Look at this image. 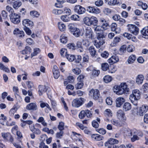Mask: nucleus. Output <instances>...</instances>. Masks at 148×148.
<instances>
[{
    "label": "nucleus",
    "mask_w": 148,
    "mask_h": 148,
    "mask_svg": "<svg viewBox=\"0 0 148 148\" xmlns=\"http://www.w3.org/2000/svg\"><path fill=\"white\" fill-rule=\"evenodd\" d=\"M111 122L114 125L116 126H121V123L115 119H112L111 120Z\"/></svg>",
    "instance_id": "nucleus-37"
},
{
    "label": "nucleus",
    "mask_w": 148,
    "mask_h": 148,
    "mask_svg": "<svg viewBox=\"0 0 148 148\" xmlns=\"http://www.w3.org/2000/svg\"><path fill=\"white\" fill-rule=\"evenodd\" d=\"M111 30L112 31H116L117 29V24L115 23H113L111 25Z\"/></svg>",
    "instance_id": "nucleus-54"
},
{
    "label": "nucleus",
    "mask_w": 148,
    "mask_h": 148,
    "mask_svg": "<svg viewBox=\"0 0 148 148\" xmlns=\"http://www.w3.org/2000/svg\"><path fill=\"white\" fill-rule=\"evenodd\" d=\"M72 33L75 37H78L80 34V31L79 29L77 28Z\"/></svg>",
    "instance_id": "nucleus-47"
},
{
    "label": "nucleus",
    "mask_w": 148,
    "mask_h": 148,
    "mask_svg": "<svg viewBox=\"0 0 148 148\" xmlns=\"http://www.w3.org/2000/svg\"><path fill=\"white\" fill-rule=\"evenodd\" d=\"M88 50L91 55L93 57L95 56L96 54V51L95 48L93 46L89 47Z\"/></svg>",
    "instance_id": "nucleus-24"
},
{
    "label": "nucleus",
    "mask_w": 148,
    "mask_h": 148,
    "mask_svg": "<svg viewBox=\"0 0 148 148\" xmlns=\"http://www.w3.org/2000/svg\"><path fill=\"white\" fill-rule=\"evenodd\" d=\"M104 115L106 117H110L112 116V114L110 109H107L105 111Z\"/></svg>",
    "instance_id": "nucleus-45"
},
{
    "label": "nucleus",
    "mask_w": 148,
    "mask_h": 148,
    "mask_svg": "<svg viewBox=\"0 0 148 148\" xmlns=\"http://www.w3.org/2000/svg\"><path fill=\"white\" fill-rule=\"evenodd\" d=\"M107 3L110 5H114L118 4L119 2L117 0H105Z\"/></svg>",
    "instance_id": "nucleus-26"
},
{
    "label": "nucleus",
    "mask_w": 148,
    "mask_h": 148,
    "mask_svg": "<svg viewBox=\"0 0 148 148\" xmlns=\"http://www.w3.org/2000/svg\"><path fill=\"white\" fill-rule=\"evenodd\" d=\"M119 58L116 55L112 56L108 60V62L110 64L115 63L118 61Z\"/></svg>",
    "instance_id": "nucleus-18"
},
{
    "label": "nucleus",
    "mask_w": 148,
    "mask_h": 148,
    "mask_svg": "<svg viewBox=\"0 0 148 148\" xmlns=\"http://www.w3.org/2000/svg\"><path fill=\"white\" fill-rule=\"evenodd\" d=\"M58 27L61 31H64L65 30L66 27L65 25L61 23H58Z\"/></svg>",
    "instance_id": "nucleus-39"
},
{
    "label": "nucleus",
    "mask_w": 148,
    "mask_h": 148,
    "mask_svg": "<svg viewBox=\"0 0 148 148\" xmlns=\"http://www.w3.org/2000/svg\"><path fill=\"white\" fill-rule=\"evenodd\" d=\"M85 11L86 10L84 8L79 5H76L74 7V12L79 14H83Z\"/></svg>",
    "instance_id": "nucleus-10"
},
{
    "label": "nucleus",
    "mask_w": 148,
    "mask_h": 148,
    "mask_svg": "<svg viewBox=\"0 0 148 148\" xmlns=\"http://www.w3.org/2000/svg\"><path fill=\"white\" fill-rule=\"evenodd\" d=\"M54 77L56 79H57L60 75V72L58 71H54L53 72Z\"/></svg>",
    "instance_id": "nucleus-55"
},
{
    "label": "nucleus",
    "mask_w": 148,
    "mask_h": 148,
    "mask_svg": "<svg viewBox=\"0 0 148 148\" xmlns=\"http://www.w3.org/2000/svg\"><path fill=\"white\" fill-rule=\"evenodd\" d=\"M82 59V57L81 56L77 55L75 56V62L77 63H79Z\"/></svg>",
    "instance_id": "nucleus-61"
},
{
    "label": "nucleus",
    "mask_w": 148,
    "mask_h": 148,
    "mask_svg": "<svg viewBox=\"0 0 148 148\" xmlns=\"http://www.w3.org/2000/svg\"><path fill=\"white\" fill-rule=\"evenodd\" d=\"M63 13L66 15H69L71 14V10L68 8H65L63 9Z\"/></svg>",
    "instance_id": "nucleus-44"
},
{
    "label": "nucleus",
    "mask_w": 148,
    "mask_h": 148,
    "mask_svg": "<svg viewBox=\"0 0 148 148\" xmlns=\"http://www.w3.org/2000/svg\"><path fill=\"white\" fill-rule=\"evenodd\" d=\"M26 109L29 110H35L37 109V106L35 103H32L27 105Z\"/></svg>",
    "instance_id": "nucleus-17"
},
{
    "label": "nucleus",
    "mask_w": 148,
    "mask_h": 148,
    "mask_svg": "<svg viewBox=\"0 0 148 148\" xmlns=\"http://www.w3.org/2000/svg\"><path fill=\"white\" fill-rule=\"evenodd\" d=\"M131 108V105L128 102L125 103L123 107V110L126 111L130 110Z\"/></svg>",
    "instance_id": "nucleus-25"
},
{
    "label": "nucleus",
    "mask_w": 148,
    "mask_h": 148,
    "mask_svg": "<svg viewBox=\"0 0 148 148\" xmlns=\"http://www.w3.org/2000/svg\"><path fill=\"white\" fill-rule=\"evenodd\" d=\"M141 33L143 35L147 36V38H148V27L144 28L141 31Z\"/></svg>",
    "instance_id": "nucleus-30"
},
{
    "label": "nucleus",
    "mask_w": 148,
    "mask_h": 148,
    "mask_svg": "<svg viewBox=\"0 0 148 148\" xmlns=\"http://www.w3.org/2000/svg\"><path fill=\"white\" fill-rule=\"evenodd\" d=\"M148 110V106L146 105H144L140 108L138 113L140 116H143Z\"/></svg>",
    "instance_id": "nucleus-11"
},
{
    "label": "nucleus",
    "mask_w": 148,
    "mask_h": 148,
    "mask_svg": "<svg viewBox=\"0 0 148 148\" xmlns=\"http://www.w3.org/2000/svg\"><path fill=\"white\" fill-rule=\"evenodd\" d=\"M84 23L87 25H96L97 24L98 20L95 17L92 16L90 18L88 17H85L84 19Z\"/></svg>",
    "instance_id": "nucleus-4"
},
{
    "label": "nucleus",
    "mask_w": 148,
    "mask_h": 148,
    "mask_svg": "<svg viewBox=\"0 0 148 148\" xmlns=\"http://www.w3.org/2000/svg\"><path fill=\"white\" fill-rule=\"evenodd\" d=\"M1 135L3 138L7 139H12V137L10 134L9 132L2 133Z\"/></svg>",
    "instance_id": "nucleus-31"
},
{
    "label": "nucleus",
    "mask_w": 148,
    "mask_h": 148,
    "mask_svg": "<svg viewBox=\"0 0 148 148\" xmlns=\"http://www.w3.org/2000/svg\"><path fill=\"white\" fill-rule=\"evenodd\" d=\"M61 18L62 21L65 22H68L70 20L69 18L67 15L62 16L61 17Z\"/></svg>",
    "instance_id": "nucleus-46"
},
{
    "label": "nucleus",
    "mask_w": 148,
    "mask_h": 148,
    "mask_svg": "<svg viewBox=\"0 0 148 148\" xmlns=\"http://www.w3.org/2000/svg\"><path fill=\"white\" fill-rule=\"evenodd\" d=\"M60 40L62 43L65 44L68 40L67 37L65 35L62 34L60 36Z\"/></svg>",
    "instance_id": "nucleus-33"
},
{
    "label": "nucleus",
    "mask_w": 148,
    "mask_h": 148,
    "mask_svg": "<svg viewBox=\"0 0 148 148\" xmlns=\"http://www.w3.org/2000/svg\"><path fill=\"white\" fill-rule=\"evenodd\" d=\"M83 86V83L82 82H78L75 85V88L76 89L81 88Z\"/></svg>",
    "instance_id": "nucleus-42"
},
{
    "label": "nucleus",
    "mask_w": 148,
    "mask_h": 148,
    "mask_svg": "<svg viewBox=\"0 0 148 148\" xmlns=\"http://www.w3.org/2000/svg\"><path fill=\"white\" fill-rule=\"evenodd\" d=\"M132 131L129 129H127L125 130V133L127 136L126 138H131L130 136H132Z\"/></svg>",
    "instance_id": "nucleus-28"
},
{
    "label": "nucleus",
    "mask_w": 148,
    "mask_h": 148,
    "mask_svg": "<svg viewBox=\"0 0 148 148\" xmlns=\"http://www.w3.org/2000/svg\"><path fill=\"white\" fill-rule=\"evenodd\" d=\"M40 50L38 48L34 49V52L31 54V58H32L34 56L37 55V54L40 53Z\"/></svg>",
    "instance_id": "nucleus-41"
},
{
    "label": "nucleus",
    "mask_w": 148,
    "mask_h": 148,
    "mask_svg": "<svg viewBox=\"0 0 148 148\" xmlns=\"http://www.w3.org/2000/svg\"><path fill=\"white\" fill-rule=\"evenodd\" d=\"M66 56L68 60L71 62L73 61L75 58L74 55L70 54L66 55Z\"/></svg>",
    "instance_id": "nucleus-34"
},
{
    "label": "nucleus",
    "mask_w": 148,
    "mask_h": 148,
    "mask_svg": "<svg viewBox=\"0 0 148 148\" xmlns=\"http://www.w3.org/2000/svg\"><path fill=\"white\" fill-rule=\"evenodd\" d=\"M24 30L27 35H29L31 34L32 33L31 31L29 28H27V27H24Z\"/></svg>",
    "instance_id": "nucleus-63"
},
{
    "label": "nucleus",
    "mask_w": 148,
    "mask_h": 148,
    "mask_svg": "<svg viewBox=\"0 0 148 148\" xmlns=\"http://www.w3.org/2000/svg\"><path fill=\"white\" fill-rule=\"evenodd\" d=\"M99 133L102 134H104L106 133V130L103 128H100L96 130Z\"/></svg>",
    "instance_id": "nucleus-59"
},
{
    "label": "nucleus",
    "mask_w": 148,
    "mask_h": 148,
    "mask_svg": "<svg viewBox=\"0 0 148 148\" xmlns=\"http://www.w3.org/2000/svg\"><path fill=\"white\" fill-rule=\"evenodd\" d=\"M132 131V135H133V137L131 138V139H139L138 137L139 135H137L136 134L137 133V131L136 129H133Z\"/></svg>",
    "instance_id": "nucleus-35"
},
{
    "label": "nucleus",
    "mask_w": 148,
    "mask_h": 148,
    "mask_svg": "<svg viewBox=\"0 0 148 148\" xmlns=\"http://www.w3.org/2000/svg\"><path fill=\"white\" fill-rule=\"evenodd\" d=\"M75 46L76 48H82V42L81 41H77L76 44Z\"/></svg>",
    "instance_id": "nucleus-62"
},
{
    "label": "nucleus",
    "mask_w": 148,
    "mask_h": 148,
    "mask_svg": "<svg viewBox=\"0 0 148 148\" xmlns=\"http://www.w3.org/2000/svg\"><path fill=\"white\" fill-rule=\"evenodd\" d=\"M119 143V141L116 139H110L108 141V142H106L105 143V145L106 146V145L109 144L110 145H112L111 146V147L112 148H116V146L115 145V147H114V144H117Z\"/></svg>",
    "instance_id": "nucleus-19"
},
{
    "label": "nucleus",
    "mask_w": 148,
    "mask_h": 148,
    "mask_svg": "<svg viewBox=\"0 0 148 148\" xmlns=\"http://www.w3.org/2000/svg\"><path fill=\"white\" fill-rule=\"evenodd\" d=\"M126 45H123L121 46L119 49V53L120 55L123 54L126 51Z\"/></svg>",
    "instance_id": "nucleus-32"
},
{
    "label": "nucleus",
    "mask_w": 148,
    "mask_h": 148,
    "mask_svg": "<svg viewBox=\"0 0 148 148\" xmlns=\"http://www.w3.org/2000/svg\"><path fill=\"white\" fill-rule=\"evenodd\" d=\"M140 95L141 92L139 90L135 89L132 91V94L130 95L129 99L134 105H137L138 100L140 99Z\"/></svg>",
    "instance_id": "nucleus-2"
},
{
    "label": "nucleus",
    "mask_w": 148,
    "mask_h": 148,
    "mask_svg": "<svg viewBox=\"0 0 148 148\" xmlns=\"http://www.w3.org/2000/svg\"><path fill=\"white\" fill-rule=\"evenodd\" d=\"M6 10L11 14L14 13V11L13 9L9 5H7L6 7Z\"/></svg>",
    "instance_id": "nucleus-57"
},
{
    "label": "nucleus",
    "mask_w": 148,
    "mask_h": 148,
    "mask_svg": "<svg viewBox=\"0 0 148 148\" xmlns=\"http://www.w3.org/2000/svg\"><path fill=\"white\" fill-rule=\"evenodd\" d=\"M100 22L101 25L100 26L102 28V29L106 30L108 26V24L106 20L103 18H101L100 19Z\"/></svg>",
    "instance_id": "nucleus-13"
},
{
    "label": "nucleus",
    "mask_w": 148,
    "mask_h": 148,
    "mask_svg": "<svg viewBox=\"0 0 148 148\" xmlns=\"http://www.w3.org/2000/svg\"><path fill=\"white\" fill-rule=\"evenodd\" d=\"M103 4V2L101 0H98L95 1V4L97 6H100Z\"/></svg>",
    "instance_id": "nucleus-60"
},
{
    "label": "nucleus",
    "mask_w": 148,
    "mask_h": 148,
    "mask_svg": "<svg viewBox=\"0 0 148 148\" xmlns=\"http://www.w3.org/2000/svg\"><path fill=\"white\" fill-rule=\"evenodd\" d=\"M136 59V57L135 55H132L129 57L127 61L129 64H132L133 63Z\"/></svg>",
    "instance_id": "nucleus-23"
},
{
    "label": "nucleus",
    "mask_w": 148,
    "mask_h": 148,
    "mask_svg": "<svg viewBox=\"0 0 148 148\" xmlns=\"http://www.w3.org/2000/svg\"><path fill=\"white\" fill-rule=\"evenodd\" d=\"M125 99L121 97L117 98L116 100V106L117 107H120L125 102Z\"/></svg>",
    "instance_id": "nucleus-14"
},
{
    "label": "nucleus",
    "mask_w": 148,
    "mask_h": 148,
    "mask_svg": "<svg viewBox=\"0 0 148 148\" xmlns=\"http://www.w3.org/2000/svg\"><path fill=\"white\" fill-rule=\"evenodd\" d=\"M84 100V98H82L74 99L72 102V106L75 107H78L82 104Z\"/></svg>",
    "instance_id": "nucleus-7"
},
{
    "label": "nucleus",
    "mask_w": 148,
    "mask_h": 148,
    "mask_svg": "<svg viewBox=\"0 0 148 148\" xmlns=\"http://www.w3.org/2000/svg\"><path fill=\"white\" fill-rule=\"evenodd\" d=\"M127 50L129 52H132L134 50V47L132 45H129L127 47Z\"/></svg>",
    "instance_id": "nucleus-50"
},
{
    "label": "nucleus",
    "mask_w": 148,
    "mask_h": 148,
    "mask_svg": "<svg viewBox=\"0 0 148 148\" xmlns=\"http://www.w3.org/2000/svg\"><path fill=\"white\" fill-rule=\"evenodd\" d=\"M117 116L118 118L122 120H125L126 117L125 115L124 112L122 110H120L118 111L117 113Z\"/></svg>",
    "instance_id": "nucleus-12"
},
{
    "label": "nucleus",
    "mask_w": 148,
    "mask_h": 148,
    "mask_svg": "<svg viewBox=\"0 0 148 148\" xmlns=\"http://www.w3.org/2000/svg\"><path fill=\"white\" fill-rule=\"evenodd\" d=\"M103 32L96 35L97 40L95 41V45L97 48H100V46L105 42V38L106 35Z\"/></svg>",
    "instance_id": "nucleus-3"
},
{
    "label": "nucleus",
    "mask_w": 148,
    "mask_h": 148,
    "mask_svg": "<svg viewBox=\"0 0 148 148\" xmlns=\"http://www.w3.org/2000/svg\"><path fill=\"white\" fill-rule=\"evenodd\" d=\"M144 121L147 124H148V114H145L144 117Z\"/></svg>",
    "instance_id": "nucleus-64"
},
{
    "label": "nucleus",
    "mask_w": 148,
    "mask_h": 148,
    "mask_svg": "<svg viewBox=\"0 0 148 148\" xmlns=\"http://www.w3.org/2000/svg\"><path fill=\"white\" fill-rule=\"evenodd\" d=\"M85 34L86 36L88 38L92 39V32L91 28L87 27L85 30Z\"/></svg>",
    "instance_id": "nucleus-20"
},
{
    "label": "nucleus",
    "mask_w": 148,
    "mask_h": 148,
    "mask_svg": "<svg viewBox=\"0 0 148 148\" xmlns=\"http://www.w3.org/2000/svg\"><path fill=\"white\" fill-rule=\"evenodd\" d=\"M64 123L63 122H60L59 123L58 128L60 131H62L64 129Z\"/></svg>",
    "instance_id": "nucleus-52"
},
{
    "label": "nucleus",
    "mask_w": 148,
    "mask_h": 148,
    "mask_svg": "<svg viewBox=\"0 0 148 148\" xmlns=\"http://www.w3.org/2000/svg\"><path fill=\"white\" fill-rule=\"evenodd\" d=\"M13 34L17 37H22L24 36V33L23 31H20L18 29H15L13 31Z\"/></svg>",
    "instance_id": "nucleus-16"
},
{
    "label": "nucleus",
    "mask_w": 148,
    "mask_h": 148,
    "mask_svg": "<svg viewBox=\"0 0 148 148\" xmlns=\"http://www.w3.org/2000/svg\"><path fill=\"white\" fill-rule=\"evenodd\" d=\"M71 19L74 21H78L79 19V16L76 14L72 15L71 17Z\"/></svg>",
    "instance_id": "nucleus-51"
},
{
    "label": "nucleus",
    "mask_w": 148,
    "mask_h": 148,
    "mask_svg": "<svg viewBox=\"0 0 148 148\" xmlns=\"http://www.w3.org/2000/svg\"><path fill=\"white\" fill-rule=\"evenodd\" d=\"M47 88L45 86L40 85L39 86V94L40 95H41L43 93L47 91Z\"/></svg>",
    "instance_id": "nucleus-22"
},
{
    "label": "nucleus",
    "mask_w": 148,
    "mask_h": 148,
    "mask_svg": "<svg viewBox=\"0 0 148 148\" xmlns=\"http://www.w3.org/2000/svg\"><path fill=\"white\" fill-rule=\"evenodd\" d=\"M86 114L85 110H82L79 114V117L81 119H83L85 116Z\"/></svg>",
    "instance_id": "nucleus-49"
},
{
    "label": "nucleus",
    "mask_w": 148,
    "mask_h": 148,
    "mask_svg": "<svg viewBox=\"0 0 148 148\" xmlns=\"http://www.w3.org/2000/svg\"><path fill=\"white\" fill-rule=\"evenodd\" d=\"M67 47L69 49L72 50H75L76 48L74 44L70 43L67 45Z\"/></svg>",
    "instance_id": "nucleus-56"
},
{
    "label": "nucleus",
    "mask_w": 148,
    "mask_h": 148,
    "mask_svg": "<svg viewBox=\"0 0 148 148\" xmlns=\"http://www.w3.org/2000/svg\"><path fill=\"white\" fill-rule=\"evenodd\" d=\"M7 2L9 4H12L13 7L15 9H18L22 5L21 2L19 0H8Z\"/></svg>",
    "instance_id": "nucleus-8"
},
{
    "label": "nucleus",
    "mask_w": 148,
    "mask_h": 148,
    "mask_svg": "<svg viewBox=\"0 0 148 148\" xmlns=\"http://www.w3.org/2000/svg\"><path fill=\"white\" fill-rule=\"evenodd\" d=\"M10 20L14 24H17L20 22V16L18 14L14 13L10 15Z\"/></svg>",
    "instance_id": "nucleus-5"
},
{
    "label": "nucleus",
    "mask_w": 148,
    "mask_h": 148,
    "mask_svg": "<svg viewBox=\"0 0 148 148\" xmlns=\"http://www.w3.org/2000/svg\"><path fill=\"white\" fill-rule=\"evenodd\" d=\"M128 29L129 31L134 35H137L139 32V29L135 25L129 24L127 25Z\"/></svg>",
    "instance_id": "nucleus-6"
},
{
    "label": "nucleus",
    "mask_w": 148,
    "mask_h": 148,
    "mask_svg": "<svg viewBox=\"0 0 148 148\" xmlns=\"http://www.w3.org/2000/svg\"><path fill=\"white\" fill-rule=\"evenodd\" d=\"M113 90L118 95H121L123 93H128L130 89L125 83H121L119 86H115L114 87Z\"/></svg>",
    "instance_id": "nucleus-1"
},
{
    "label": "nucleus",
    "mask_w": 148,
    "mask_h": 148,
    "mask_svg": "<svg viewBox=\"0 0 148 148\" xmlns=\"http://www.w3.org/2000/svg\"><path fill=\"white\" fill-rule=\"evenodd\" d=\"M144 79V77L142 75H139L136 78V82L138 84H142Z\"/></svg>",
    "instance_id": "nucleus-21"
},
{
    "label": "nucleus",
    "mask_w": 148,
    "mask_h": 148,
    "mask_svg": "<svg viewBox=\"0 0 148 148\" xmlns=\"http://www.w3.org/2000/svg\"><path fill=\"white\" fill-rule=\"evenodd\" d=\"M26 84L27 85L28 88L31 89V88H34V86L32 82L31 81H28L26 82Z\"/></svg>",
    "instance_id": "nucleus-48"
},
{
    "label": "nucleus",
    "mask_w": 148,
    "mask_h": 148,
    "mask_svg": "<svg viewBox=\"0 0 148 148\" xmlns=\"http://www.w3.org/2000/svg\"><path fill=\"white\" fill-rule=\"evenodd\" d=\"M69 30L73 33L77 29L75 26L74 24H70L68 26Z\"/></svg>",
    "instance_id": "nucleus-29"
},
{
    "label": "nucleus",
    "mask_w": 148,
    "mask_h": 148,
    "mask_svg": "<svg viewBox=\"0 0 148 148\" xmlns=\"http://www.w3.org/2000/svg\"><path fill=\"white\" fill-rule=\"evenodd\" d=\"M30 14L33 17H38L39 15V14L36 11H32L30 12Z\"/></svg>",
    "instance_id": "nucleus-43"
},
{
    "label": "nucleus",
    "mask_w": 148,
    "mask_h": 148,
    "mask_svg": "<svg viewBox=\"0 0 148 148\" xmlns=\"http://www.w3.org/2000/svg\"><path fill=\"white\" fill-rule=\"evenodd\" d=\"M101 67L103 71H106L109 69L108 64L107 63H103L101 64Z\"/></svg>",
    "instance_id": "nucleus-36"
},
{
    "label": "nucleus",
    "mask_w": 148,
    "mask_h": 148,
    "mask_svg": "<svg viewBox=\"0 0 148 148\" xmlns=\"http://www.w3.org/2000/svg\"><path fill=\"white\" fill-rule=\"evenodd\" d=\"M85 113H86V115L88 118H90L92 116V114L91 113L90 111L88 110H85Z\"/></svg>",
    "instance_id": "nucleus-58"
},
{
    "label": "nucleus",
    "mask_w": 148,
    "mask_h": 148,
    "mask_svg": "<svg viewBox=\"0 0 148 148\" xmlns=\"http://www.w3.org/2000/svg\"><path fill=\"white\" fill-rule=\"evenodd\" d=\"M73 72L76 75H79L81 73V70L80 69L76 68L73 70Z\"/></svg>",
    "instance_id": "nucleus-53"
},
{
    "label": "nucleus",
    "mask_w": 148,
    "mask_h": 148,
    "mask_svg": "<svg viewBox=\"0 0 148 148\" xmlns=\"http://www.w3.org/2000/svg\"><path fill=\"white\" fill-rule=\"evenodd\" d=\"M89 95L90 96H93V97L95 100H97L99 98L100 94L98 90H94L92 89L90 91Z\"/></svg>",
    "instance_id": "nucleus-9"
},
{
    "label": "nucleus",
    "mask_w": 148,
    "mask_h": 148,
    "mask_svg": "<svg viewBox=\"0 0 148 148\" xmlns=\"http://www.w3.org/2000/svg\"><path fill=\"white\" fill-rule=\"evenodd\" d=\"M23 24L25 27H31L33 25V23L32 21L28 19L24 20L23 21Z\"/></svg>",
    "instance_id": "nucleus-15"
},
{
    "label": "nucleus",
    "mask_w": 148,
    "mask_h": 148,
    "mask_svg": "<svg viewBox=\"0 0 148 148\" xmlns=\"http://www.w3.org/2000/svg\"><path fill=\"white\" fill-rule=\"evenodd\" d=\"M32 49L29 47H26L25 49L22 51V53L23 54H29L31 51Z\"/></svg>",
    "instance_id": "nucleus-27"
},
{
    "label": "nucleus",
    "mask_w": 148,
    "mask_h": 148,
    "mask_svg": "<svg viewBox=\"0 0 148 148\" xmlns=\"http://www.w3.org/2000/svg\"><path fill=\"white\" fill-rule=\"evenodd\" d=\"M0 69L1 70L7 73H10V72L9 69L2 63H0Z\"/></svg>",
    "instance_id": "nucleus-38"
},
{
    "label": "nucleus",
    "mask_w": 148,
    "mask_h": 148,
    "mask_svg": "<svg viewBox=\"0 0 148 148\" xmlns=\"http://www.w3.org/2000/svg\"><path fill=\"white\" fill-rule=\"evenodd\" d=\"M112 80V77L109 75H106L103 78L104 81L106 83L110 82Z\"/></svg>",
    "instance_id": "nucleus-40"
}]
</instances>
